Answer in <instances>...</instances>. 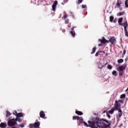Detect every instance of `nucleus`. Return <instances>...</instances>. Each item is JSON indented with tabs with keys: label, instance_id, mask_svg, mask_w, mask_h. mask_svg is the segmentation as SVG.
I'll return each instance as SVG.
<instances>
[{
	"label": "nucleus",
	"instance_id": "1",
	"mask_svg": "<svg viewBox=\"0 0 128 128\" xmlns=\"http://www.w3.org/2000/svg\"><path fill=\"white\" fill-rule=\"evenodd\" d=\"M118 110L119 112H122V110H120V104L118 103L117 100L115 101V104L114 107H113L110 110L106 112L107 116L108 118H110V114H112L114 112V110Z\"/></svg>",
	"mask_w": 128,
	"mask_h": 128
},
{
	"label": "nucleus",
	"instance_id": "2",
	"mask_svg": "<svg viewBox=\"0 0 128 128\" xmlns=\"http://www.w3.org/2000/svg\"><path fill=\"white\" fill-rule=\"evenodd\" d=\"M88 123L84 122L83 123L84 124L85 126H90V128H98V126H100V125H98V122H95L94 120L92 121H88Z\"/></svg>",
	"mask_w": 128,
	"mask_h": 128
},
{
	"label": "nucleus",
	"instance_id": "3",
	"mask_svg": "<svg viewBox=\"0 0 128 128\" xmlns=\"http://www.w3.org/2000/svg\"><path fill=\"white\" fill-rule=\"evenodd\" d=\"M98 126H100L98 128H100L101 126L100 124H103L102 128H108V126H110L111 124L110 122H108V120H100V122H98Z\"/></svg>",
	"mask_w": 128,
	"mask_h": 128
},
{
	"label": "nucleus",
	"instance_id": "4",
	"mask_svg": "<svg viewBox=\"0 0 128 128\" xmlns=\"http://www.w3.org/2000/svg\"><path fill=\"white\" fill-rule=\"evenodd\" d=\"M99 42L103 44H106L109 42H111V44H115L116 43V38H114V37H112L109 40H106L104 38H102V39H99Z\"/></svg>",
	"mask_w": 128,
	"mask_h": 128
},
{
	"label": "nucleus",
	"instance_id": "5",
	"mask_svg": "<svg viewBox=\"0 0 128 128\" xmlns=\"http://www.w3.org/2000/svg\"><path fill=\"white\" fill-rule=\"evenodd\" d=\"M8 124L10 126H14L16 124V120L14 118L11 119L10 120L8 121Z\"/></svg>",
	"mask_w": 128,
	"mask_h": 128
},
{
	"label": "nucleus",
	"instance_id": "6",
	"mask_svg": "<svg viewBox=\"0 0 128 128\" xmlns=\"http://www.w3.org/2000/svg\"><path fill=\"white\" fill-rule=\"evenodd\" d=\"M126 64L120 66L118 68H117V70H118L119 72H122V70H126Z\"/></svg>",
	"mask_w": 128,
	"mask_h": 128
},
{
	"label": "nucleus",
	"instance_id": "7",
	"mask_svg": "<svg viewBox=\"0 0 128 128\" xmlns=\"http://www.w3.org/2000/svg\"><path fill=\"white\" fill-rule=\"evenodd\" d=\"M56 6H58V1H54L52 5V8L53 12H56Z\"/></svg>",
	"mask_w": 128,
	"mask_h": 128
},
{
	"label": "nucleus",
	"instance_id": "8",
	"mask_svg": "<svg viewBox=\"0 0 128 128\" xmlns=\"http://www.w3.org/2000/svg\"><path fill=\"white\" fill-rule=\"evenodd\" d=\"M73 120H80V122H82V118H80L78 116H73Z\"/></svg>",
	"mask_w": 128,
	"mask_h": 128
},
{
	"label": "nucleus",
	"instance_id": "9",
	"mask_svg": "<svg viewBox=\"0 0 128 128\" xmlns=\"http://www.w3.org/2000/svg\"><path fill=\"white\" fill-rule=\"evenodd\" d=\"M44 116H46V114H44V111H41L40 112V117L42 118H44Z\"/></svg>",
	"mask_w": 128,
	"mask_h": 128
},
{
	"label": "nucleus",
	"instance_id": "10",
	"mask_svg": "<svg viewBox=\"0 0 128 128\" xmlns=\"http://www.w3.org/2000/svg\"><path fill=\"white\" fill-rule=\"evenodd\" d=\"M6 124L2 122L0 124V128H6Z\"/></svg>",
	"mask_w": 128,
	"mask_h": 128
},
{
	"label": "nucleus",
	"instance_id": "11",
	"mask_svg": "<svg viewBox=\"0 0 128 128\" xmlns=\"http://www.w3.org/2000/svg\"><path fill=\"white\" fill-rule=\"evenodd\" d=\"M124 28V30H126V28H128V22H125L124 24H122V25Z\"/></svg>",
	"mask_w": 128,
	"mask_h": 128
},
{
	"label": "nucleus",
	"instance_id": "12",
	"mask_svg": "<svg viewBox=\"0 0 128 128\" xmlns=\"http://www.w3.org/2000/svg\"><path fill=\"white\" fill-rule=\"evenodd\" d=\"M40 123L36 122L34 124V128H40Z\"/></svg>",
	"mask_w": 128,
	"mask_h": 128
},
{
	"label": "nucleus",
	"instance_id": "13",
	"mask_svg": "<svg viewBox=\"0 0 128 128\" xmlns=\"http://www.w3.org/2000/svg\"><path fill=\"white\" fill-rule=\"evenodd\" d=\"M122 20H123L122 18H120L118 20V22L120 26H122V24L121 23L122 22Z\"/></svg>",
	"mask_w": 128,
	"mask_h": 128
},
{
	"label": "nucleus",
	"instance_id": "14",
	"mask_svg": "<svg viewBox=\"0 0 128 128\" xmlns=\"http://www.w3.org/2000/svg\"><path fill=\"white\" fill-rule=\"evenodd\" d=\"M120 4H122V1H118L117 4H116V6L118 8H120Z\"/></svg>",
	"mask_w": 128,
	"mask_h": 128
},
{
	"label": "nucleus",
	"instance_id": "15",
	"mask_svg": "<svg viewBox=\"0 0 128 128\" xmlns=\"http://www.w3.org/2000/svg\"><path fill=\"white\" fill-rule=\"evenodd\" d=\"M22 116H24L22 113L20 112V113H18L16 116V118H22Z\"/></svg>",
	"mask_w": 128,
	"mask_h": 128
},
{
	"label": "nucleus",
	"instance_id": "16",
	"mask_svg": "<svg viewBox=\"0 0 128 128\" xmlns=\"http://www.w3.org/2000/svg\"><path fill=\"white\" fill-rule=\"evenodd\" d=\"M76 114H78V116H82L83 114L82 112L80 111H76Z\"/></svg>",
	"mask_w": 128,
	"mask_h": 128
},
{
	"label": "nucleus",
	"instance_id": "17",
	"mask_svg": "<svg viewBox=\"0 0 128 128\" xmlns=\"http://www.w3.org/2000/svg\"><path fill=\"white\" fill-rule=\"evenodd\" d=\"M6 112V118H8V117L10 116V115L12 114L10 112L7 111Z\"/></svg>",
	"mask_w": 128,
	"mask_h": 128
},
{
	"label": "nucleus",
	"instance_id": "18",
	"mask_svg": "<svg viewBox=\"0 0 128 128\" xmlns=\"http://www.w3.org/2000/svg\"><path fill=\"white\" fill-rule=\"evenodd\" d=\"M15 120H16V122H22V120H20V118L18 117H16Z\"/></svg>",
	"mask_w": 128,
	"mask_h": 128
},
{
	"label": "nucleus",
	"instance_id": "19",
	"mask_svg": "<svg viewBox=\"0 0 128 128\" xmlns=\"http://www.w3.org/2000/svg\"><path fill=\"white\" fill-rule=\"evenodd\" d=\"M124 30V34H125L126 36L128 37V30H126V29Z\"/></svg>",
	"mask_w": 128,
	"mask_h": 128
},
{
	"label": "nucleus",
	"instance_id": "20",
	"mask_svg": "<svg viewBox=\"0 0 128 128\" xmlns=\"http://www.w3.org/2000/svg\"><path fill=\"white\" fill-rule=\"evenodd\" d=\"M118 64H122V62H124V60L120 59L118 60Z\"/></svg>",
	"mask_w": 128,
	"mask_h": 128
},
{
	"label": "nucleus",
	"instance_id": "21",
	"mask_svg": "<svg viewBox=\"0 0 128 128\" xmlns=\"http://www.w3.org/2000/svg\"><path fill=\"white\" fill-rule=\"evenodd\" d=\"M13 114H14V116H18V112H16V110L13 111Z\"/></svg>",
	"mask_w": 128,
	"mask_h": 128
},
{
	"label": "nucleus",
	"instance_id": "22",
	"mask_svg": "<svg viewBox=\"0 0 128 128\" xmlns=\"http://www.w3.org/2000/svg\"><path fill=\"white\" fill-rule=\"evenodd\" d=\"M125 6H126V8H128V0H126Z\"/></svg>",
	"mask_w": 128,
	"mask_h": 128
},
{
	"label": "nucleus",
	"instance_id": "23",
	"mask_svg": "<svg viewBox=\"0 0 128 128\" xmlns=\"http://www.w3.org/2000/svg\"><path fill=\"white\" fill-rule=\"evenodd\" d=\"M70 34H72V36H75V34H76V33H75L74 32V31H71V32H70Z\"/></svg>",
	"mask_w": 128,
	"mask_h": 128
},
{
	"label": "nucleus",
	"instance_id": "24",
	"mask_svg": "<svg viewBox=\"0 0 128 128\" xmlns=\"http://www.w3.org/2000/svg\"><path fill=\"white\" fill-rule=\"evenodd\" d=\"M30 128H34V124H30Z\"/></svg>",
	"mask_w": 128,
	"mask_h": 128
},
{
	"label": "nucleus",
	"instance_id": "25",
	"mask_svg": "<svg viewBox=\"0 0 128 128\" xmlns=\"http://www.w3.org/2000/svg\"><path fill=\"white\" fill-rule=\"evenodd\" d=\"M96 48H93L92 54H94L96 52Z\"/></svg>",
	"mask_w": 128,
	"mask_h": 128
},
{
	"label": "nucleus",
	"instance_id": "26",
	"mask_svg": "<svg viewBox=\"0 0 128 128\" xmlns=\"http://www.w3.org/2000/svg\"><path fill=\"white\" fill-rule=\"evenodd\" d=\"M98 66L99 68H104V66L102 64H100Z\"/></svg>",
	"mask_w": 128,
	"mask_h": 128
},
{
	"label": "nucleus",
	"instance_id": "27",
	"mask_svg": "<svg viewBox=\"0 0 128 128\" xmlns=\"http://www.w3.org/2000/svg\"><path fill=\"white\" fill-rule=\"evenodd\" d=\"M112 74H113V76H116V71L114 70L112 72Z\"/></svg>",
	"mask_w": 128,
	"mask_h": 128
},
{
	"label": "nucleus",
	"instance_id": "28",
	"mask_svg": "<svg viewBox=\"0 0 128 128\" xmlns=\"http://www.w3.org/2000/svg\"><path fill=\"white\" fill-rule=\"evenodd\" d=\"M126 98V94H122V95L120 96V98Z\"/></svg>",
	"mask_w": 128,
	"mask_h": 128
},
{
	"label": "nucleus",
	"instance_id": "29",
	"mask_svg": "<svg viewBox=\"0 0 128 128\" xmlns=\"http://www.w3.org/2000/svg\"><path fill=\"white\" fill-rule=\"evenodd\" d=\"M110 22H112V20H114V18L112 17V16H110Z\"/></svg>",
	"mask_w": 128,
	"mask_h": 128
},
{
	"label": "nucleus",
	"instance_id": "30",
	"mask_svg": "<svg viewBox=\"0 0 128 128\" xmlns=\"http://www.w3.org/2000/svg\"><path fill=\"white\" fill-rule=\"evenodd\" d=\"M117 102H118V104H120V102L121 104H123L124 102L123 100H118V101L117 100Z\"/></svg>",
	"mask_w": 128,
	"mask_h": 128
},
{
	"label": "nucleus",
	"instance_id": "31",
	"mask_svg": "<svg viewBox=\"0 0 128 128\" xmlns=\"http://www.w3.org/2000/svg\"><path fill=\"white\" fill-rule=\"evenodd\" d=\"M120 112L118 115V118H120V116H122V112Z\"/></svg>",
	"mask_w": 128,
	"mask_h": 128
},
{
	"label": "nucleus",
	"instance_id": "32",
	"mask_svg": "<svg viewBox=\"0 0 128 128\" xmlns=\"http://www.w3.org/2000/svg\"><path fill=\"white\" fill-rule=\"evenodd\" d=\"M19 126H20V128H24V124H20L19 125Z\"/></svg>",
	"mask_w": 128,
	"mask_h": 128
},
{
	"label": "nucleus",
	"instance_id": "33",
	"mask_svg": "<svg viewBox=\"0 0 128 128\" xmlns=\"http://www.w3.org/2000/svg\"><path fill=\"white\" fill-rule=\"evenodd\" d=\"M86 8V4L82 5V8Z\"/></svg>",
	"mask_w": 128,
	"mask_h": 128
},
{
	"label": "nucleus",
	"instance_id": "34",
	"mask_svg": "<svg viewBox=\"0 0 128 128\" xmlns=\"http://www.w3.org/2000/svg\"><path fill=\"white\" fill-rule=\"evenodd\" d=\"M108 68H109V70H112V67L111 66L108 65Z\"/></svg>",
	"mask_w": 128,
	"mask_h": 128
},
{
	"label": "nucleus",
	"instance_id": "35",
	"mask_svg": "<svg viewBox=\"0 0 128 128\" xmlns=\"http://www.w3.org/2000/svg\"><path fill=\"white\" fill-rule=\"evenodd\" d=\"M78 4H82V0H78Z\"/></svg>",
	"mask_w": 128,
	"mask_h": 128
},
{
	"label": "nucleus",
	"instance_id": "36",
	"mask_svg": "<svg viewBox=\"0 0 128 128\" xmlns=\"http://www.w3.org/2000/svg\"><path fill=\"white\" fill-rule=\"evenodd\" d=\"M100 52H96V55H95V56H98V53H99Z\"/></svg>",
	"mask_w": 128,
	"mask_h": 128
},
{
	"label": "nucleus",
	"instance_id": "37",
	"mask_svg": "<svg viewBox=\"0 0 128 128\" xmlns=\"http://www.w3.org/2000/svg\"><path fill=\"white\" fill-rule=\"evenodd\" d=\"M68 22H69L68 20H66L65 22V24H68Z\"/></svg>",
	"mask_w": 128,
	"mask_h": 128
},
{
	"label": "nucleus",
	"instance_id": "38",
	"mask_svg": "<svg viewBox=\"0 0 128 128\" xmlns=\"http://www.w3.org/2000/svg\"><path fill=\"white\" fill-rule=\"evenodd\" d=\"M126 54V50H124L123 51V56H124Z\"/></svg>",
	"mask_w": 128,
	"mask_h": 128
},
{
	"label": "nucleus",
	"instance_id": "39",
	"mask_svg": "<svg viewBox=\"0 0 128 128\" xmlns=\"http://www.w3.org/2000/svg\"><path fill=\"white\" fill-rule=\"evenodd\" d=\"M64 2L65 4H66V2H68V0H64Z\"/></svg>",
	"mask_w": 128,
	"mask_h": 128
},
{
	"label": "nucleus",
	"instance_id": "40",
	"mask_svg": "<svg viewBox=\"0 0 128 128\" xmlns=\"http://www.w3.org/2000/svg\"><path fill=\"white\" fill-rule=\"evenodd\" d=\"M66 18H68V16H64V20H66Z\"/></svg>",
	"mask_w": 128,
	"mask_h": 128
},
{
	"label": "nucleus",
	"instance_id": "41",
	"mask_svg": "<svg viewBox=\"0 0 128 128\" xmlns=\"http://www.w3.org/2000/svg\"><path fill=\"white\" fill-rule=\"evenodd\" d=\"M120 16H122V12L120 13Z\"/></svg>",
	"mask_w": 128,
	"mask_h": 128
},
{
	"label": "nucleus",
	"instance_id": "42",
	"mask_svg": "<svg viewBox=\"0 0 128 128\" xmlns=\"http://www.w3.org/2000/svg\"><path fill=\"white\" fill-rule=\"evenodd\" d=\"M98 46H102V44H99Z\"/></svg>",
	"mask_w": 128,
	"mask_h": 128
},
{
	"label": "nucleus",
	"instance_id": "43",
	"mask_svg": "<svg viewBox=\"0 0 128 128\" xmlns=\"http://www.w3.org/2000/svg\"><path fill=\"white\" fill-rule=\"evenodd\" d=\"M120 52L122 53V52L121 51Z\"/></svg>",
	"mask_w": 128,
	"mask_h": 128
}]
</instances>
